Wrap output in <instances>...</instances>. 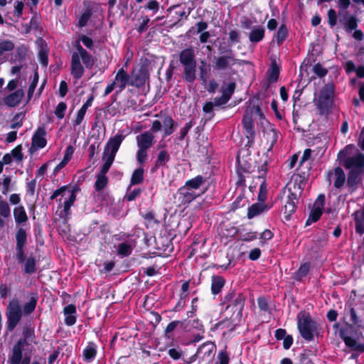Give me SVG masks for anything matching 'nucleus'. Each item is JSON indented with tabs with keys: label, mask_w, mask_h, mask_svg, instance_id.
Here are the masks:
<instances>
[{
	"label": "nucleus",
	"mask_w": 364,
	"mask_h": 364,
	"mask_svg": "<svg viewBox=\"0 0 364 364\" xmlns=\"http://www.w3.org/2000/svg\"><path fill=\"white\" fill-rule=\"evenodd\" d=\"M335 86L333 83L326 84L320 91L316 103L320 115H328L334 105Z\"/></svg>",
	"instance_id": "0eeeda50"
},
{
	"label": "nucleus",
	"mask_w": 364,
	"mask_h": 364,
	"mask_svg": "<svg viewBox=\"0 0 364 364\" xmlns=\"http://www.w3.org/2000/svg\"><path fill=\"white\" fill-rule=\"evenodd\" d=\"M200 70V79L204 83L207 82L208 77V73L210 70V65L205 60H202L199 67Z\"/></svg>",
	"instance_id": "3c124183"
},
{
	"label": "nucleus",
	"mask_w": 364,
	"mask_h": 364,
	"mask_svg": "<svg viewBox=\"0 0 364 364\" xmlns=\"http://www.w3.org/2000/svg\"><path fill=\"white\" fill-rule=\"evenodd\" d=\"M130 85L141 87L144 86L149 80V71L144 66H141L139 69H134L131 74Z\"/></svg>",
	"instance_id": "ddd939ff"
},
{
	"label": "nucleus",
	"mask_w": 364,
	"mask_h": 364,
	"mask_svg": "<svg viewBox=\"0 0 364 364\" xmlns=\"http://www.w3.org/2000/svg\"><path fill=\"white\" fill-rule=\"evenodd\" d=\"M46 132L43 126L38 127L34 132L31 139V146L30 151L32 149H39L46 147L47 140L46 139Z\"/></svg>",
	"instance_id": "4468645a"
},
{
	"label": "nucleus",
	"mask_w": 364,
	"mask_h": 364,
	"mask_svg": "<svg viewBox=\"0 0 364 364\" xmlns=\"http://www.w3.org/2000/svg\"><path fill=\"white\" fill-rule=\"evenodd\" d=\"M215 346L211 341H207L200 345L196 351L198 359L209 360L213 354Z\"/></svg>",
	"instance_id": "aec40b11"
},
{
	"label": "nucleus",
	"mask_w": 364,
	"mask_h": 364,
	"mask_svg": "<svg viewBox=\"0 0 364 364\" xmlns=\"http://www.w3.org/2000/svg\"><path fill=\"white\" fill-rule=\"evenodd\" d=\"M194 124L195 122H193L192 120L189 121L188 122H186L185 126L180 130L178 140L183 141Z\"/></svg>",
	"instance_id": "69168bd1"
},
{
	"label": "nucleus",
	"mask_w": 364,
	"mask_h": 364,
	"mask_svg": "<svg viewBox=\"0 0 364 364\" xmlns=\"http://www.w3.org/2000/svg\"><path fill=\"white\" fill-rule=\"evenodd\" d=\"M363 173L360 170H350L348 173L346 186L349 188L350 193H353L358 185L362 182L361 175Z\"/></svg>",
	"instance_id": "a211bd4d"
},
{
	"label": "nucleus",
	"mask_w": 364,
	"mask_h": 364,
	"mask_svg": "<svg viewBox=\"0 0 364 364\" xmlns=\"http://www.w3.org/2000/svg\"><path fill=\"white\" fill-rule=\"evenodd\" d=\"M37 344L34 327L26 326L21 337L12 346L8 355L7 364H31V358L36 352L32 345Z\"/></svg>",
	"instance_id": "f257e3e1"
},
{
	"label": "nucleus",
	"mask_w": 364,
	"mask_h": 364,
	"mask_svg": "<svg viewBox=\"0 0 364 364\" xmlns=\"http://www.w3.org/2000/svg\"><path fill=\"white\" fill-rule=\"evenodd\" d=\"M267 136L268 138V141H269V146L267 149V151H270L272 150L274 144L277 143L278 140V132L272 129L267 132ZM269 141H267L268 143Z\"/></svg>",
	"instance_id": "5fc2aeb1"
},
{
	"label": "nucleus",
	"mask_w": 364,
	"mask_h": 364,
	"mask_svg": "<svg viewBox=\"0 0 364 364\" xmlns=\"http://www.w3.org/2000/svg\"><path fill=\"white\" fill-rule=\"evenodd\" d=\"M346 168L350 170H360L364 171V154L359 153L354 156L348 157L343 164Z\"/></svg>",
	"instance_id": "dca6fc26"
},
{
	"label": "nucleus",
	"mask_w": 364,
	"mask_h": 364,
	"mask_svg": "<svg viewBox=\"0 0 364 364\" xmlns=\"http://www.w3.org/2000/svg\"><path fill=\"white\" fill-rule=\"evenodd\" d=\"M178 193L179 195V200L181 205H186L194 200L199 194H196L193 191L187 188L185 186L181 187Z\"/></svg>",
	"instance_id": "5701e85b"
},
{
	"label": "nucleus",
	"mask_w": 364,
	"mask_h": 364,
	"mask_svg": "<svg viewBox=\"0 0 364 364\" xmlns=\"http://www.w3.org/2000/svg\"><path fill=\"white\" fill-rule=\"evenodd\" d=\"M75 48L77 50V52H73L71 55V65H70V70L71 75L75 80L80 79L85 73L84 66L81 64L80 61V56L87 52V50L82 48L79 42H76Z\"/></svg>",
	"instance_id": "1a4fd4ad"
},
{
	"label": "nucleus",
	"mask_w": 364,
	"mask_h": 364,
	"mask_svg": "<svg viewBox=\"0 0 364 364\" xmlns=\"http://www.w3.org/2000/svg\"><path fill=\"white\" fill-rule=\"evenodd\" d=\"M323 213V209L317 207H313L312 210H311V213L309 214V216L306 221V225H309L312 223L317 222Z\"/></svg>",
	"instance_id": "37998d69"
},
{
	"label": "nucleus",
	"mask_w": 364,
	"mask_h": 364,
	"mask_svg": "<svg viewBox=\"0 0 364 364\" xmlns=\"http://www.w3.org/2000/svg\"><path fill=\"white\" fill-rule=\"evenodd\" d=\"M82 59L85 68L87 69H92L95 64V59L92 55L87 51L80 56V60Z\"/></svg>",
	"instance_id": "603ef678"
},
{
	"label": "nucleus",
	"mask_w": 364,
	"mask_h": 364,
	"mask_svg": "<svg viewBox=\"0 0 364 364\" xmlns=\"http://www.w3.org/2000/svg\"><path fill=\"white\" fill-rule=\"evenodd\" d=\"M144 169L143 167L136 168L131 176L130 184L132 186L139 185L144 181Z\"/></svg>",
	"instance_id": "58836bf2"
},
{
	"label": "nucleus",
	"mask_w": 364,
	"mask_h": 364,
	"mask_svg": "<svg viewBox=\"0 0 364 364\" xmlns=\"http://www.w3.org/2000/svg\"><path fill=\"white\" fill-rule=\"evenodd\" d=\"M108 183V178L106 175L97 173L95 182V188L96 191H102Z\"/></svg>",
	"instance_id": "c03bdc74"
},
{
	"label": "nucleus",
	"mask_w": 364,
	"mask_h": 364,
	"mask_svg": "<svg viewBox=\"0 0 364 364\" xmlns=\"http://www.w3.org/2000/svg\"><path fill=\"white\" fill-rule=\"evenodd\" d=\"M310 267L311 264L309 262L301 264L294 274V279L297 282H301L309 274Z\"/></svg>",
	"instance_id": "ea45409f"
},
{
	"label": "nucleus",
	"mask_w": 364,
	"mask_h": 364,
	"mask_svg": "<svg viewBox=\"0 0 364 364\" xmlns=\"http://www.w3.org/2000/svg\"><path fill=\"white\" fill-rule=\"evenodd\" d=\"M13 213L16 225L24 223L28 219L25 208L21 205L14 208Z\"/></svg>",
	"instance_id": "c9c22d12"
},
{
	"label": "nucleus",
	"mask_w": 364,
	"mask_h": 364,
	"mask_svg": "<svg viewBox=\"0 0 364 364\" xmlns=\"http://www.w3.org/2000/svg\"><path fill=\"white\" fill-rule=\"evenodd\" d=\"M267 188L266 180H263L259 186V193L257 196V200L259 202H265L267 200Z\"/></svg>",
	"instance_id": "052dcab7"
},
{
	"label": "nucleus",
	"mask_w": 364,
	"mask_h": 364,
	"mask_svg": "<svg viewBox=\"0 0 364 364\" xmlns=\"http://www.w3.org/2000/svg\"><path fill=\"white\" fill-rule=\"evenodd\" d=\"M94 100L93 95H91L88 97V99L86 100V102L82 105V106L80 107V109L77 111V116L73 122L74 126L80 125L86 114L87 109L88 107L92 106V101Z\"/></svg>",
	"instance_id": "cd10ccee"
},
{
	"label": "nucleus",
	"mask_w": 364,
	"mask_h": 364,
	"mask_svg": "<svg viewBox=\"0 0 364 364\" xmlns=\"http://www.w3.org/2000/svg\"><path fill=\"white\" fill-rule=\"evenodd\" d=\"M214 103L212 102H206L203 106V112L207 115L206 120H211L215 117Z\"/></svg>",
	"instance_id": "4d7b16f0"
},
{
	"label": "nucleus",
	"mask_w": 364,
	"mask_h": 364,
	"mask_svg": "<svg viewBox=\"0 0 364 364\" xmlns=\"http://www.w3.org/2000/svg\"><path fill=\"white\" fill-rule=\"evenodd\" d=\"M206 182V178L201 176L198 175L196 177L191 178L185 183L183 186L186 187L190 190H196L200 188L203 185H204Z\"/></svg>",
	"instance_id": "7c9ffc66"
},
{
	"label": "nucleus",
	"mask_w": 364,
	"mask_h": 364,
	"mask_svg": "<svg viewBox=\"0 0 364 364\" xmlns=\"http://www.w3.org/2000/svg\"><path fill=\"white\" fill-rule=\"evenodd\" d=\"M297 328L302 337L307 342L312 341L314 336H318V324L313 319L309 312L301 311L297 314Z\"/></svg>",
	"instance_id": "39448f33"
},
{
	"label": "nucleus",
	"mask_w": 364,
	"mask_h": 364,
	"mask_svg": "<svg viewBox=\"0 0 364 364\" xmlns=\"http://www.w3.org/2000/svg\"><path fill=\"white\" fill-rule=\"evenodd\" d=\"M245 300L246 296L243 293H238L237 296L225 308V311L230 309L233 311L230 320L221 321L216 324L217 326H223L229 328L230 331H235L242 321Z\"/></svg>",
	"instance_id": "20e7f679"
},
{
	"label": "nucleus",
	"mask_w": 364,
	"mask_h": 364,
	"mask_svg": "<svg viewBox=\"0 0 364 364\" xmlns=\"http://www.w3.org/2000/svg\"><path fill=\"white\" fill-rule=\"evenodd\" d=\"M339 336L351 350L358 351L360 353H364V343H358L355 338L348 336L346 328H341L339 330Z\"/></svg>",
	"instance_id": "2eb2a0df"
},
{
	"label": "nucleus",
	"mask_w": 364,
	"mask_h": 364,
	"mask_svg": "<svg viewBox=\"0 0 364 364\" xmlns=\"http://www.w3.org/2000/svg\"><path fill=\"white\" fill-rule=\"evenodd\" d=\"M265 29L263 26H254L249 34V40L251 43H257L264 38Z\"/></svg>",
	"instance_id": "c756f323"
},
{
	"label": "nucleus",
	"mask_w": 364,
	"mask_h": 364,
	"mask_svg": "<svg viewBox=\"0 0 364 364\" xmlns=\"http://www.w3.org/2000/svg\"><path fill=\"white\" fill-rule=\"evenodd\" d=\"M144 219L149 223V224H156L158 223L159 221L156 219V213L154 210H149L145 213H141Z\"/></svg>",
	"instance_id": "774afa93"
},
{
	"label": "nucleus",
	"mask_w": 364,
	"mask_h": 364,
	"mask_svg": "<svg viewBox=\"0 0 364 364\" xmlns=\"http://www.w3.org/2000/svg\"><path fill=\"white\" fill-rule=\"evenodd\" d=\"M163 125H164V137L169 136L173 133L176 128L177 127V124L174 122L173 118L167 115L163 119Z\"/></svg>",
	"instance_id": "f704fd0d"
},
{
	"label": "nucleus",
	"mask_w": 364,
	"mask_h": 364,
	"mask_svg": "<svg viewBox=\"0 0 364 364\" xmlns=\"http://www.w3.org/2000/svg\"><path fill=\"white\" fill-rule=\"evenodd\" d=\"M334 176L333 186L336 189H341L344 186L347 180L346 173L341 167L337 166L334 168Z\"/></svg>",
	"instance_id": "c85d7f7f"
},
{
	"label": "nucleus",
	"mask_w": 364,
	"mask_h": 364,
	"mask_svg": "<svg viewBox=\"0 0 364 364\" xmlns=\"http://www.w3.org/2000/svg\"><path fill=\"white\" fill-rule=\"evenodd\" d=\"M28 53V48L25 45H21L16 48V52L12 58L14 62L25 60Z\"/></svg>",
	"instance_id": "79ce46f5"
},
{
	"label": "nucleus",
	"mask_w": 364,
	"mask_h": 364,
	"mask_svg": "<svg viewBox=\"0 0 364 364\" xmlns=\"http://www.w3.org/2000/svg\"><path fill=\"white\" fill-rule=\"evenodd\" d=\"M130 80L131 75L127 74L123 68L119 69L114 80L116 84L117 82H118L117 87L119 88V90L116 92V95L124 90L127 85H130Z\"/></svg>",
	"instance_id": "412c9836"
},
{
	"label": "nucleus",
	"mask_w": 364,
	"mask_h": 364,
	"mask_svg": "<svg viewBox=\"0 0 364 364\" xmlns=\"http://www.w3.org/2000/svg\"><path fill=\"white\" fill-rule=\"evenodd\" d=\"M12 290V284L10 282L7 283H1L0 284V298L2 299H6L8 296L11 295Z\"/></svg>",
	"instance_id": "13d9d810"
},
{
	"label": "nucleus",
	"mask_w": 364,
	"mask_h": 364,
	"mask_svg": "<svg viewBox=\"0 0 364 364\" xmlns=\"http://www.w3.org/2000/svg\"><path fill=\"white\" fill-rule=\"evenodd\" d=\"M41 16H38L37 13H35L30 20V27H31L34 31L41 30L42 26L41 25Z\"/></svg>",
	"instance_id": "e2e57ef3"
},
{
	"label": "nucleus",
	"mask_w": 364,
	"mask_h": 364,
	"mask_svg": "<svg viewBox=\"0 0 364 364\" xmlns=\"http://www.w3.org/2000/svg\"><path fill=\"white\" fill-rule=\"evenodd\" d=\"M16 259L18 264L24 263L23 273L33 274L36 272V259L34 256L26 258L24 247L27 243V232L20 227L17 229L16 235Z\"/></svg>",
	"instance_id": "7ed1b4c3"
},
{
	"label": "nucleus",
	"mask_w": 364,
	"mask_h": 364,
	"mask_svg": "<svg viewBox=\"0 0 364 364\" xmlns=\"http://www.w3.org/2000/svg\"><path fill=\"white\" fill-rule=\"evenodd\" d=\"M313 71L319 77H323L328 73V70L323 68L320 63H317L314 65Z\"/></svg>",
	"instance_id": "338daca9"
},
{
	"label": "nucleus",
	"mask_w": 364,
	"mask_h": 364,
	"mask_svg": "<svg viewBox=\"0 0 364 364\" xmlns=\"http://www.w3.org/2000/svg\"><path fill=\"white\" fill-rule=\"evenodd\" d=\"M26 112H21L16 113L11 119L10 124L11 129H18L23 126V120L25 117Z\"/></svg>",
	"instance_id": "de8ad7c7"
},
{
	"label": "nucleus",
	"mask_w": 364,
	"mask_h": 364,
	"mask_svg": "<svg viewBox=\"0 0 364 364\" xmlns=\"http://www.w3.org/2000/svg\"><path fill=\"white\" fill-rule=\"evenodd\" d=\"M138 148L144 149H149L154 144V136L149 132L146 131L136 137Z\"/></svg>",
	"instance_id": "6ab92c4d"
},
{
	"label": "nucleus",
	"mask_w": 364,
	"mask_h": 364,
	"mask_svg": "<svg viewBox=\"0 0 364 364\" xmlns=\"http://www.w3.org/2000/svg\"><path fill=\"white\" fill-rule=\"evenodd\" d=\"M286 190L288 191L285 204L284 206V214L285 215L286 220H289L291 215L296 211L297 204L299 203V196L296 191H293L291 187L285 186L283 188L282 193H285Z\"/></svg>",
	"instance_id": "9b49d317"
},
{
	"label": "nucleus",
	"mask_w": 364,
	"mask_h": 364,
	"mask_svg": "<svg viewBox=\"0 0 364 364\" xmlns=\"http://www.w3.org/2000/svg\"><path fill=\"white\" fill-rule=\"evenodd\" d=\"M309 176V173L304 172L298 173L296 174L293 186L291 187L292 188L293 191H296V193H297L299 197L302 194V192L304 189V186L307 182Z\"/></svg>",
	"instance_id": "4be33fe9"
},
{
	"label": "nucleus",
	"mask_w": 364,
	"mask_h": 364,
	"mask_svg": "<svg viewBox=\"0 0 364 364\" xmlns=\"http://www.w3.org/2000/svg\"><path fill=\"white\" fill-rule=\"evenodd\" d=\"M156 245L157 250L163 252L172 249L171 241L167 237H161L159 240H156Z\"/></svg>",
	"instance_id": "a18cd8bd"
},
{
	"label": "nucleus",
	"mask_w": 364,
	"mask_h": 364,
	"mask_svg": "<svg viewBox=\"0 0 364 364\" xmlns=\"http://www.w3.org/2000/svg\"><path fill=\"white\" fill-rule=\"evenodd\" d=\"M80 191V188L77 186L72 189L70 188V186H69V188H68V190H67V191L70 193V196H69L68 199L66 200L63 204V211L65 213H68L70 211V208L73 205V204L76 200V192Z\"/></svg>",
	"instance_id": "473e14b6"
},
{
	"label": "nucleus",
	"mask_w": 364,
	"mask_h": 364,
	"mask_svg": "<svg viewBox=\"0 0 364 364\" xmlns=\"http://www.w3.org/2000/svg\"><path fill=\"white\" fill-rule=\"evenodd\" d=\"M289 32L286 24L282 23L278 28L277 33L274 35L276 38L277 43L278 46H281L284 41L288 37Z\"/></svg>",
	"instance_id": "a19ab883"
},
{
	"label": "nucleus",
	"mask_w": 364,
	"mask_h": 364,
	"mask_svg": "<svg viewBox=\"0 0 364 364\" xmlns=\"http://www.w3.org/2000/svg\"><path fill=\"white\" fill-rule=\"evenodd\" d=\"M15 48L14 43L10 40H4L0 42V55L5 52L12 51Z\"/></svg>",
	"instance_id": "bf43d9fd"
},
{
	"label": "nucleus",
	"mask_w": 364,
	"mask_h": 364,
	"mask_svg": "<svg viewBox=\"0 0 364 364\" xmlns=\"http://www.w3.org/2000/svg\"><path fill=\"white\" fill-rule=\"evenodd\" d=\"M348 314L350 316V321L351 324L347 323L346 325L350 328H351L353 326H355L358 328L361 327L362 321L358 316L356 311L353 307H350L349 309Z\"/></svg>",
	"instance_id": "8fccbe9b"
},
{
	"label": "nucleus",
	"mask_w": 364,
	"mask_h": 364,
	"mask_svg": "<svg viewBox=\"0 0 364 364\" xmlns=\"http://www.w3.org/2000/svg\"><path fill=\"white\" fill-rule=\"evenodd\" d=\"M66 109L67 105L65 102H60L58 104L54 111V114L58 119H62L65 117Z\"/></svg>",
	"instance_id": "680f3d73"
},
{
	"label": "nucleus",
	"mask_w": 364,
	"mask_h": 364,
	"mask_svg": "<svg viewBox=\"0 0 364 364\" xmlns=\"http://www.w3.org/2000/svg\"><path fill=\"white\" fill-rule=\"evenodd\" d=\"M236 87V83L234 82H231L228 83V85L222 89V95L229 101L233 95Z\"/></svg>",
	"instance_id": "864d4df0"
},
{
	"label": "nucleus",
	"mask_w": 364,
	"mask_h": 364,
	"mask_svg": "<svg viewBox=\"0 0 364 364\" xmlns=\"http://www.w3.org/2000/svg\"><path fill=\"white\" fill-rule=\"evenodd\" d=\"M217 358L218 361L215 364H229L230 363V356L226 349L220 350Z\"/></svg>",
	"instance_id": "0e129e2a"
},
{
	"label": "nucleus",
	"mask_w": 364,
	"mask_h": 364,
	"mask_svg": "<svg viewBox=\"0 0 364 364\" xmlns=\"http://www.w3.org/2000/svg\"><path fill=\"white\" fill-rule=\"evenodd\" d=\"M254 161L249 156L241 157L240 154L237 156V174L238 180L236 183L237 186H242L245 188L246 175L251 173L255 168Z\"/></svg>",
	"instance_id": "6e6552de"
},
{
	"label": "nucleus",
	"mask_w": 364,
	"mask_h": 364,
	"mask_svg": "<svg viewBox=\"0 0 364 364\" xmlns=\"http://www.w3.org/2000/svg\"><path fill=\"white\" fill-rule=\"evenodd\" d=\"M11 215V209L9 203L5 200H0V228H4L5 221L4 218H7Z\"/></svg>",
	"instance_id": "4c0bfd02"
},
{
	"label": "nucleus",
	"mask_w": 364,
	"mask_h": 364,
	"mask_svg": "<svg viewBox=\"0 0 364 364\" xmlns=\"http://www.w3.org/2000/svg\"><path fill=\"white\" fill-rule=\"evenodd\" d=\"M122 132L117 133L114 136L109 139L104 149V156L109 152L117 154L122 141L126 137V135L123 134Z\"/></svg>",
	"instance_id": "f3484780"
},
{
	"label": "nucleus",
	"mask_w": 364,
	"mask_h": 364,
	"mask_svg": "<svg viewBox=\"0 0 364 364\" xmlns=\"http://www.w3.org/2000/svg\"><path fill=\"white\" fill-rule=\"evenodd\" d=\"M226 281L225 278L220 275L213 274L211 277V293L213 295H217L221 292L224 287Z\"/></svg>",
	"instance_id": "bb28decb"
},
{
	"label": "nucleus",
	"mask_w": 364,
	"mask_h": 364,
	"mask_svg": "<svg viewBox=\"0 0 364 364\" xmlns=\"http://www.w3.org/2000/svg\"><path fill=\"white\" fill-rule=\"evenodd\" d=\"M272 206L266 204L264 202L255 203L249 207L247 216L249 219H252L255 216L262 214L264 212L268 211Z\"/></svg>",
	"instance_id": "393cba45"
},
{
	"label": "nucleus",
	"mask_w": 364,
	"mask_h": 364,
	"mask_svg": "<svg viewBox=\"0 0 364 364\" xmlns=\"http://www.w3.org/2000/svg\"><path fill=\"white\" fill-rule=\"evenodd\" d=\"M178 60L183 68V77L185 81L193 83L196 78V60L192 47L183 49L178 54Z\"/></svg>",
	"instance_id": "423d86ee"
},
{
	"label": "nucleus",
	"mask_w": 364,
	"mask_h": 364,
	"mask_svg": "<svg viewBox=\"0 0 364 364\" xmlns=\"http://www.w3.org/2000/svg\"><path fill=\"white\" fill-rule=\"evenodd\" d=\"M242 124L244 134L247 139L245 146L251 148L255 144V138L256 136V133L254 129L252 111L249 112L248 109L245 111V113L242 117Z\"/></svg>",
	"instance_id": "9d476101"
},
{
	"label": "nucleus",
	"mask_w": 364,
	"mask_h": 364,
	"mask_svg": "<svg viewBox=\"0 0 364 364\" xmlns=\"http://www.w3.org/2000/svg\"><path fill=\"white\" fill-rule=\"evenodd\" d=\"M24 96V92L22 89H18L14 92L4 97L3 101L4 104L9 107L17 106Z\"/></svg>",
	"instance_id": "b1692460"
},
{
	"label": "nucleus",
	"mask_w": 364,
	"mask_h": 364,
	"mask_svg": "<svg viewBox=\"0 0 364 364\" xmlns=\"http://www.w3.org/2000/svg\"><path fill=\"white\" fill-rule=\"evenodd\" d=\"M80 191V188L77 186L72 189L70 188V186H69V188H68V190H67V191L70 193V196H69L68 199L66 200L63 204V211L65 213H68L70 211V208L73 205V204L76 200V192Z\"/></svg>",
	"instance_id": "72a5a7b5"
},
{
	"label": "nucleus",
	"mask_w": 364,
	"mask_h": 364,
	"mask_svg": "<svg viewBox=\"0 0 364 364\" xmlns=\"http://www.w3.org/2000/svg\"><path fill=\"white\" fill-rule=\"evenodd\" d=\"M170 159V155L167 151H161L157 156V159L155 161L154 167L151 169V171L154 172L158 170L160 167L166 166V163L169 161Z\"/></svg>",
	"instance_id": "2f4dec72"
},
{
	"label": "nucleus",
	"mask_w": 364,
	"mask_h": 364,
	"mask_svg": "<svg viewBox=\"0 0 364 364\" xmlns=\"http://www.w3.org/2000/svg\"><path fill=\"white\" fill-rule=\"evenodd\" d=\"M358 23V19L355 16H349L346 18V21L344 23L345 30L347 32H351L353 30L357 29Z\"/></svg>",
	"instance_id": "09e8293b"
},
{
	"label": "nucleus",
	"mask_w": 364,
	"mask_h": 364,
	"mask_svg": "<svg viewBox=\"0 0 364 364\" xmlns=\"http://www.w3.org/2000/svg\"><path fill=\"white\" fill-rule=\"evenodd\" d=\"M280 69L276 61L271 63L270 68L267 72V80L269 83L277 82L279 77Z\"/></svg>",
	"instance_id": "e433bc0d"
},
{
	"label": "nucleus",
	"mask_w": 364,
	"mask_h": 364,
	"mask_svg": "<svg viewBox=\"0 0 364 364\" xmlns=\"http://www.w3.org/2000/svg\"><path fill=\"white\" fill-rule=\"evenodd\" d=\"M92 16V9L90 8H87L86 10L80 15L78 19L77 26L80 28L85 27L91 16Z\"/></svg>",
	"instance_id": "49530a36"
},
{
	"label": "nucleus",
	"mask_w": 364,
	"mask_h": 364,
	"mask_svg": "<svg viewBox=\"0 0 364 364\" xmlns=\"http://www.w3.org/2000/svg\"><path fill=\"white\" fill-rule=\"evenodd\" d=\"M29 300L23 306L17 297H13L6 309V331L12 332L21 321L23 316L31 315L36 309L39 298L37 292H30Z\"/></svg>",
	"instance_id": "f03ea898"
},
{
	"label": "nucleus",
	"mask_w": 364,
	"mask_h": 364,
	"mask_svg": "<svg viewBox=\"0 0 364 364\" xmlns=\"http://www.w3.org/2000/svg\"><path fill=\"white\" fill-rule=\"evenodd\" d=\"M238 59L235 56V54L231 55H220L214 57L213 59V69L218 71H225L231 69L234 66Z\"/></svg>",
	"instance_id": "f8f14e48"
},
{
	"label": "nucleus",
	"mask_w": 364,
	"mask_h": 364,
	"mask_svg": "<svg viewBox=\"0 0 364 364\" xmlns=\"http://www.w3.org/2000/svg\"><path fill=\"white\" fill-rule=\"evenodd\" d=\"M132 248L131 245L127 242H122L118 246V255L121 257H128L132 254Z\"/></svg>",
	"instance_id": "6e6d98bb"
},
{
	"label": "nucleus",
	"mask_w": 364,
	"mask_h": 364,
	"mask_svg": "<svg viewBox=\"0 0 364 364\" xmlns=\"http://www.w3.org/2000/svg\"><path fill=\"white\" fill-rule=\"evenodd\" d=\"M97 353V346L95 342L90 341L82 351L83 361L85 363L92 362Z\"/></svg>",
	"instance_id": "a878e982"
}]
</instances>
